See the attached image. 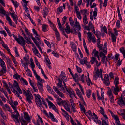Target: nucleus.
Returning <instances> with one entry per match:
<instances>
[{"label":"nucleus","instance_id":"obj_21","mask_svg":"<svg viewBox=\"0 0 125 125\" xmlns=\"http://www.w3.org/2000/svg\"><path fill=\"white\" fill-rule=\"evenodd\" d=\"M73 79L76 82H78L79 79V77L78 75L76 73H75L74 75H73L72 76Z\"/></svg>","mask_w":125,"mask_h":125},{"label":"nucleus","instance_id":"obj_4","mask_svg":"<svg viewBox=\"0 0 125 125\" xmlns=\"http://www.w3.org/2000/svg\"><path fill=\"white\" fill-rule=\"evenodd\" d=\"M14 112L16 113H17L16 115H15L14 114H12L13 113H14V112H11V117L15 119L16 121L18 122L19 120L18 119V116H20V115L19 113L17 110L16 109L14 110Z\"/></svg>","mask_w":125,"mask_h":125},{"label":"nucleus","instance_id":"obj_62","mask_svg":"<svg viewBox=\"0 0 125 125\" xmlns=\"http://www.w3.org/2000/svg\"><path fill=\"white\" fill-rule=\"evenodd\" d=\"M88 26L90 28L92 29L93 28H94V27L91 21H90L89 22Z\"/></svg>","mask_w":125,"mask_h":125},{"label":"nucleus","instance_id":"obj_33","mask_svg":"<svg viewBox=\"0 0 125 125\" xmlns=\"http://www.w3.org/2000/svg\"><path fill=\"white\" fill-rule=\"evenodd\" d=\"M79 105L81 109V110L85 114V115H87L85 113V108L83 105H82L81 104H79Z\"/></svg>","mask_w":125,"mask_h":125},{"label":"nucleus","instance_id":"obj_1","mask_svg":"<svg viewBox=\"0 0 125 125\" xmlns=\"http://www.w3.org/2000/svg\"><path fill=\"white\" fill-rule=\"evenodd\" d=\"M28 94L26 96V100L29 104H31L32 103L31 100L33 99V96L31 93H28Z\"/></svg>","mask_w":125,"mask_h":125},{"label":"nucleus","instance_id":"obj_32","mask_svg":"<svg viewBox=\"0 0 125 125\" xmlns=\"http://www.w3.org/2000/svg\"><path fill=\"white\" fill-rule=\"evenodd\" d=\"M39 35H38V37H35V38H34V39H35V42H36V43H39V44L40 43H41L40 42V38H39Z\"/></svg>","mask_w":125,"mask_h":125},{"label":"nucleus","instance_id":"obj_35","mask_svg":"<svg viewBox=\"0 0 125 125\" xmlns=\"http://www.w3.org/2000/svg\"><path fill=\"white\" fill-rule=\"evenodd\" d=\"M87 10L84 9L83 10H81L80 12L81 14L84 15L85 16L86 15V16L87 15Z\"/></svg>","mask_w":125,"mask_h":125},{"label":"nucleus","instance_id":"obj_8","mask_svg":"<svg viewBox=\"0 0 125 125\" xmlns=\"http://www.w3.org/2000/svg\"><path fill=\"white\" fill-rule=\"evenodd\" d=\"M66 91L67 92L70 94V97L73 98V96H75V94L73 89L71 88L66 89Z\"/></svg>","mask_w":125,"mask_h":125},{"label":"nucleus","instance_id":"obj_30","mask_svg":"<svg viewBox=\"0 0 125 125\" xmlns=\"http://www.w3.org/2000/svg\"><path fill=\"white\" fill-rule=\"evenodd\" d=\"M120 52L122 53L123 55V57L124 58H125V50L123 47H121L119 49Z\"/></svg>","mask_w":125,"mask_h":125},{"label":"nucleus","instance_id":"obj_14","mask_svg":"<svg viewBox=\"0 0 125 125\" xmlns=\"http://www.w3.org/2000/svg\"><path fill=\"white\" fill-rule=\"evenodd\" d=\"M66 27L65 29V31L67 34H69L70 33V30L71 29L70 26L68 25V23H66Z\"/></svg>","mask_w":125,"mask_h":125},{"label":"nucleus","instance_id":"obj_18","mask_svg":"<svg viewBox=\"0 0 125 125\" xmlns=\"http://www.w3.org/2000/svg\"><path fill=\"white\" fill-rule=\"evenodd\" d=\"M74 27L75 28H74V30L75 33L78 32L81 29V27L80 25H77V26H74L73 27L74 28Z\"/></svg>","mask_w":125,"mask_h":125},{"label":"nucleus","instance_id":"obj_54","mask_svg":"<svg viewBox=\"0 0 125 125\" xmlns=\"http://www.w3.org/2000/svg\"><path fill=\"white\" fill-rule=\"evenodd\" d=\"M23 94L25 96L28 94V93H31L30 91L29 90H28L27 92H26L25 90H24L23 89H22Z\"/></svg>","mask_w":125,"mask_h":125},{"label":"nucleus","instance_id":"obj_63","mask_svg":"<svg viewBox=\"0 0 125 125\" xmlns=\"http://www.w3.org/2000/svg\"><path fill=\"white\" fill-rule=\"evenodd\" d=\"M116 26L118 28H119L120 26V21L119 20H117L116 22Z\"/></svg>","mask_w":125,"mask_h":125},{"label":"nucleus","instance_id":"obj_6","mask_svg":"<svg viewBox=\"0 0 125 125\" xmlns=\"http://www.w3.org/2000/svg\"><path fill=\"white\" fill-rule=\"evenodd\" d=\"M98 77H101L102 80H103L102 72L101 69H100V71L98 69L95 72V77L97 78Z\"/></svg>","mask_w":125,"mask_h":125},{"label":"nucleus","instance_id":"obj_37","mask_svg":"<svg viewBox=\"0 0 125 125\" xmlns=\"http://www.w3.org/2000/svg\"><path fill=\"white\" fill-rule=\"evenodd\" d=\"M24 118L27 121H30L31 119L30 117L29 116L28 114L27 113L25 114Z\"/></svg>","mask_w":125,"mask_h":125},{"label":"nucleus","instance_id":"obj_53","mask_svg":"<svg viewBox=\"0 0 125 125\" xmlns=\"http://www.w3.org/2000/svg\"><path fill=\"white\" fill-rule=\"evenodd\" d=\"M123 113H122L121 114H119V115L122 116L123 117V118L124 120L125 119V110L124 109H123Z\"/></svg>","mask_w":125,"mask_h":125},{"label":"nucleus","instance_id":"obj_61","mask_svg":"<svg viewBox=\"0 0 125 125\" xmlns=\"http://www.w3.org/2000/svg\"><path fill=\"white\" fill-rule=\"evenodd\" d=\"M77 17L79 19L81 20L82 18L80 12L76 13Z\"/></svg>","mask_w":125,"mask_h":125},{"label":"nucleus","instance_id":"obj_2","mask_svg":"<svg viewBox=\"0 0 125 125\" xmlns=\"http://www.w3.org/2000/svg\"><path fill=\"white\" fill-rule=\"evenodd\" d=\"M118 104L121 106H123L125 105V98L122 97H120L119 99L117 102Z\"/></svg>","mask_w":125,"mask_h":125},{"label":"nucleus","instance_id":"obj_24","mask_svg":"<svg viewBox=\"0 0 125 125\" xmlns=\"http://www.w3.org/2000/svg\"><path fill=\"white\" fill-rule=\"evenodd\" d=\"M85 60H84V64H85L87 67L89 68L91 67L90 63V62H87V59L86 57H85Z\"/></svg>","mask_w":125,"mask_h":125},{"label":"nucleus","instance_id":"obj_45","mask_svg":"<svg viewBox=\"0 0 125 125\" xmlns=\"http://www.w3.org/2000/svg\"><path fill=\"white\" fill-rule=\"evenodd\" d=\"M87 34L88 35L89 39L90 40H92V38L93 37H92V33L90 32H88Z\"/></svg>","mask_w":125,"mask_h":125},{"label":"nucleus","instance_id":"obj_60","mask_svg":"<svg viewBox=\"0 0 125 125\" xmlns=\"http://www.w3.org/2000/svg\"><path fill=\"white\" fill-rule=\"evenodd\" d=\"M0 13H2L5 15L6 14V12L3 9L0 8Z\"/></svg>","mask_w":125,"mask_h":125},{"label":"nucleus","instance_id":"obj_17","mask_svg":"<svg viewBox=\"0 0 125 125\" xmlns=\"http://www.w3.org/2000/svg\"><path fill=\"white\" fill-rule=\"evenodd\" d=\"M76 90L77 94L80 98V99L83 100V97L82 96V93L80 90L77 88L76 89Z\"/></svg>","mask_w":125,"mask_h":125},{"label":"nucleus","instance_id":"obj_29","mask_svg":"<svg viewBox=\"0 0 125 125\" xmlns=\"http://www.w3.org/2000/svg\"><path fill=\"white\" fill-rule=\"evenodd\" d=\"M110 32L112 35L111 37L112 39V42H115L116 41V38L115 36L112 32Z\"/></svg>","mask_w":125,"mask_h":125},{"label":"nucleus","instance_id":"obj_15","mask_svg":"<svg viewBox=\"0 0 125 125\" xmlns=\"http://www.w3.org/2000/svg\"><path fill=\"white\" fill-rule=\"evenodd\" d=\"M21 45L23 46V48L24 49L25 51L26 52V53H27V52L26 49H25V40L23 37H21Z\"/></svg>","mask_w":125,"mask_h":125},{"label":"nucleus","instance_id":"obj_51","mask_svg":"<svg viewBox=\"0 0 125 125\" xmlns=\"http://www.w3.org/2000/svg\"><path fill=\"white\" fill-rule=\"evenodd\" d=\"M67 17L66 16H64L62 20V25L64 24L66 20Z\"/></svg>","mask_w":125,"mask_h":125},{"label":"nucleus","instance_id":"obj_11","mask_svg":"<svg viewBox=\"0 0 125 125\" xmlns=\"http://www.w3.org/2000/svg\"><path fill=\"white\" fill-rule=\"evenodd\" d=\"M58 83L57 84L58 86L59 87H61L62 86V83L63 80H62V78L61 77H58Z\"/></svg>","mask_w":125,"mask_h":125},{"label":"nucleus","instance_id":"obj_28","mask_svg":"<svg viewBox=\"0 0 125 125\" xmlns=\"http://www.w3.org/2000/svg\"><path fill=\"white\" fill-rule=\"evenodd\" d=\"M62 10H63L62 6H60L57 9V13L58 14H59L60 13L62 12Z\"/></svg>","mask_w":125,"mask_h":125},{"label":"nucleus","instance_id":"obj_59","mask_svg":"<svg viewBox=\"0 0 125 125\" xmlns=\"http://www.w3.org/2000/svg\"><path fill=\"white\" fill-rule=\"evenodd\" d=\"M109 97L110 98V100L111 102L112 103H114V101L113 96L112 95Z\"/></svg>","mask_w":125,"mask_h":125},{"label":"nucleus","instance_id":"obj_16","mask_svg":"<svg viewBox=\"0 0 125 125\" xmlns=\"http://www.w3.org/2000/svg\"><path fill=\"white\" fill-rule=\"evenodd\" d=\"M32 39L34 43L36 44V46L38 47V48L39 49L40 51H41V53L42 52V50L41 47L39 45V43H36L35 42V39H34V38L33 37H32Z\"/></svg>","mask_w":125,"mask_h":125},{"label":"nucleus","instance_id":"obj_38","mask_svg":"<svg viewBox=\"0 0 125 125\" xmlns=\"http://www.w3.org/2000/svg\"><path fill=\"white\" fill-rule=\"evenodd\" d=\"M20 81L21 83H24L26 85H28V83L27 81L23 78L21 77L20 79Z\"/></svg>","mask_w":125,"mask_h":125},{"label":"nucleus","instance_id":"obj_7","mask_svg":"<svg viewBox=\"0 0 125 125\" xmlns=\"http://www.w3.org/2000/svg\"><path fill=\"white\" fill-rule=\"evenodd\" d=\"M13 88L14 87H15L17 89L19 93L20 94H22V91L20 88L19 86L18 85V83L17 82V81L14 80V83L13 84Z\"/></svg>","mask_w":125,"mask_h":125},{"label":"nucleus","instance_id":"obj_52","mask_svg":"<svg viewBox=\"0 0 125 125\" xmlns=\"http://www.w3.org/2000/svg\"><path fill=\"white\" fill-rule=\"evenodd\" d=\"M47 26L45 24H43L42 26V30L45 32L47 28Z\"/></svg>","mask_w":125,"mask_h":125},{"label":"nucleus","instance_id":"obj_57","mask_svg":"<svg viewBox=\"0 0 125 125\" xmlns=\"http://www.w3.org/2000/svg\"><path fill=\"white\" fill-rule=\"evenodd\" d=\"M44 41L45 42L47 45L48 47L51 48V46L50 42L48 41L45 40H44Z\"/></svg>","mask_w":125,"mask_h":125},{"label":"nucleus","instance_id":"obj_31","mask_svg":"<svg viewBox=\"0 0 125 125\" xmlns=\"http://www.w3.org/2000/svg\"><path fill=\"white\" fill-rule=\"evenodd\" d=\"M83 22L84 25H86L88 23V21L87 19L86 16V15L83 17Z\"/></svg>","mask_w":125,"mask_h":125},{"label":"nucleus","instance_id":"obj_46","mask_svg":"<svg viewBox=\"0 0 125 125\" xmlns=\"http://www.w3.org/2000/svg\"><path fill=\"white\" fill-rule=\"evenodd\" d=\"M91 91L89 89L86 91V94L88 98L90 97L91 95Z\"/></svg>","mask_w":125,"mask_h":125},{"label":"nucleus","instance_id":"obj_42","mask_svg":"<svg viewBox=\"0 0 125 125\" xmlns=\"http://www.w3.org/2000/svg\"><path fill=\"white\" fill-rule=\"evenodd\" d=\"M58 95L61 97L62 98H64L65 97L64 96V94L62 92H60V91H58V93H57Z\"/></svg>","mask_w":125,"mask_h":125},{"label":"nucleus","instance_id":"obj_44","mask_svg":"<svg viewBox=\"0 0 125 125\" xmlns=\"http://www.w3.org/2000/svg\"><path fill=\"white\" fill-rule=\"evenodd\" d=\"M94 34L97 37H100V32L98 30H96Z\"/></svg>","mask_w":125,"mask_h":125},{"label":"nucleus","instance_id":"obj_64","mask_svg":"<svg viewBox=\"0 0 125 125\" xmlns=\"http://www.w3.org/2000/svg\"><path fill=\"white\" fill-rule=\"evenodd\" d=\"M102 125H108L106 121L104 119L102 120Z\"/></svg>","mask_w":125,"mask_h":125},{"label":"nucleus","instance_id":"obj_12","mask_svg":"<svg viewBox=\"0 0 125 125\" xmlns=\"http://www.w3.org/2000/svg\"><path fill=\"white\" fill-rule=\"evenodd\" d=\"M49 117L51 119L52 121L55 122H57V120L54 117L53 115L52 114L49 112Z\"/></svg>","mask_w":125,"mask_h":125},{"label":"nucleus","instance_id":"obj_3","mask_svg":"<svg viewBox=\"0 0 125 125\" xmlns=\"http://www.w3.org/2000/svg\"><path fill=\"white\" fill-rule=\"evenodd\" d=\"M112 90L115 95H117L119 91V89L118 85H116L115 87L112 86Z\"/></svg>","mask_w":125,"mask_h":125},{"label":"nucleus","instance_id":"obj_34","mask_svg":"<svg viewBox=\"0 0 125 125\" xmlns=\"http://www.w3.org/2000/svg\"><path fill=\"white\" fill-rule=\"evenodd\" d=\"M24 38L25 39L27 40V41L26 42L28 44H30L31 43V40L29 38L28 39V37L26 36H24Z\"/></svg>","mask_w":125,"mask_h":125},{"label":"nucleus","instance_id":"obj_26","mask_svg":"<svg viewBox=\"0 0 125 125\" xmlns=\"http://www.w3.org/2000/svg\"><path fill=\"white\" fill-rule=\"evenodd\" d=\"M12 91L17 96H18L19 98L20 99H22L21 97L19 95V93L16 90H15V89H13V90L11 89Z\"/></svg>","mask_w":125,"mask_h":125},{"label":"nucleus","instance_id":"obj_22","mask_svg":"<svg viewBox=\"0 0 125 125\" xmlns=\"http://www.w3.org/2000/svg\"><path fill=\"white\" fill-rule=\"evenodd\" d=\"M36 102L37 104L39 105L40 107L41 108L42 106V101L40 98L39 99H37V100L36 101Z\"/></svg>","mask_w":125,"mask_h":125},{"label":"nucleus","instance_id":"obj_36","mask_svg":"<svg viewBox=\"0 0 125 125\" xmlns=\"http://www.w3.org/2000/svg\"><path fill=\"white\" fill-rule=\"evenodd\" d=\"M32 50L33 53L35 55H36L37 54H39V53L38 50L36 49V47L33 48Z\"/></svg>","mask_w":125,"mask_h":125},{"label":"nucleus","instance_id":"obj_58","mask_svg":"<svg viewBox=\"0 0 125 125\" xmlns=\"http://www.w3.org/2000/svg\"><path fill=\"white\" fill-rule=\"evenodd\" d=\"M107 94L109 96H110L113 95L112 94V91L111 90H109L107 91Z\"/></svg>","mask_w":125,"mask_h":125},{"label":"nucleus","instance_id":"obj_47","mask_svg":"<svg viewBox=\"0 0 125 125\" xmlns=\"http://www.w3.org/2000/svg\"><path fill=\"white\" fill-rule=\"evenodd\" d=\"M118 80L119 79L117 77L115 78L114 83L115 85H118L119 83Z\"/></svg>","mask_w":125,"mask_h":125},{"label":"nucleus","instance_id":"obj_23","mask_svg":"<svg viewBox=\"0 0 125 125\" xmlns=\"http://www.w3.org/2000/svg\"><path fill=\"white\" fill-rule=\"evenodd\" d=\"M0 65L1 66L2 68H3L4 69V68H6L5 63L4 61L1 59H0Z\"/></svg>","mask_w":125,"mask_h":125},{"label":"nucleus","instance_id":"obj_20","mask_svg":"<svg viewBox=\"0 0 125 125\" xmlns=\"http://www.w3.org/2000/svg\"><path fill=\"white\" fill-rule=\"evenodd\" d=\"M47 89L48 92L50 93L53 95L55 93L52 90V89L51 88L50 86L48 85H47Z\"/></svg>","mask_w":125,"mask_h":125},{"label":"nucleus","instance_id":"obj_55","mask_svg":"<svg viewBox=\"0 0 125 125\" xmlns=\"http://www.w3.org/2000/svg\"><path fill=\"white\" fill-rule=\"evenodd\" d=\"M34 95L35 96V99L36 101L37 100V99H39L41 98L40 96L38 94H34Z\"/></svg>","mask_w":125,"mask_h":125},{"label":"nucleus","instance_id":"obj_9","mask_svg":"<svg viewBox=\"0 0 125 125\" xmlns=\"http://www.w3.org/2000/svg\"><path fill=\"white\" fill-rule=\"evenodd\" d=\"M48 105L49 106L50 108H52V109L54 110L56 112L58 113V110L56 109L55 106L52 103L51 101H49Z\"/></svg>","mask_w":125,"mask_h":125},{"label":"nucleus","instance_id":"obj_49","mask_svg":"<svg viewBox=\"0 0 125 125\" xmlns=\"http://www.w3.org/2000/svg\"><path fill=\"white\" fill-rule=\"evenodd\" d=\"M6 18L7 20L9 21L10 25L11 26H12V21L10 18L8 16H6Z\"/></svg>","mask_w":125,"mask_h":125},{"label":"nucleus","instance_id":"obj_50","mask_svg":"<svg viewBox=\"0 0 125 125\" xmlns=\"http://www.w3.org/2000/svg\"><path fill=\"white\" fill-rule=\"evenodd\" d=\"M26 72L28 74V75L29 76L31 77H32V76L31 73V72L30 69H27L26 70Z\"/></svg>","mask_w":125,"mask_h":125},{"label":"nucleus","instance_id":"obj_10","mask_svg":"<svg viewBox=\"0 0 125 125\" xmlns=\"http://www.w3.org/2000/svg\"><path fill=\"white\" fill-rule=\"evenodd\" d=\"M52 29H53L54 31L55 32V34L57 40L58 41L60 40V39L59 33L57 29L55 27H54L53 28H52Z\"/></svg>","mask_w":125,"mask_h":125},{"label":"nucleus","instance_id":"obj_13","mask_svg":"<svg viewBox=\"0 0 125 125\" xmlns=\"http://www.w3.org/2000/svg\"><path fill=\"white\" fill-rule=\"evenodd\" d=\"M48 12V10L47 8L46 7H45L43 12V15L44 18H45L46 16H47Z\"/></svg>","mask_w":125,"mask_h":125},{"label":"nucleus","instance_id":"obj_48","mask_svg":"<svg viewBox=\"0 0 125 125\" xmlns=\"http://www.w3.org/2000/svg\"><path fill=\"white\" fill-rule=\"evenodd\" d=\"M97 8H94V10L93 12V15L94 17H95L97 14Z\"/></svg>","mask_w":125,"mask_h":125},{"label":"nucleus","instance_id":"obj_56","mask_svg":"<svg viewBox=\"0 0 125 125\" xmlns=\"http://www.w3.org/2000/svg\"><path fill=\"white\" fill-rule=\"evenodd\" d=\"M13 77L15 79H17L18 78H20V76L18 75V73H16L13 75Z\"/></svg>","mask_w":125,"mask_h":125},{"label":"nucleus","instance_id":"obj_40","mask_svg":"<svg viewBox=\"0 0 125 125\" xmlns=\"http://www.w3.org/2000/svg\"><path fill=\"white\" fill-rule=\"evenodd\" d=\"M87 76L88 77V79L86 80V82L87 85H90V83H91L92 84V83L91 82L90 79L89 78V74L88 73Z\"/></svg>","mask_w":125,"mask_h":125},{"label":"nucleus","instance_id":"obj_5","mask_svg":"<svg viewBox=\"0 0 125 125\" xmlns=\"http://www.w3.org/2000/svg\"><path fill=\"white\" fill-rule=\"evenodd\" d=\"M108 77L109 76L108 75H105L104 76V79L103 81V82L104 83L106 86H109L110 84Z\"/></svg>","mask_w":125,"mask_h":125},{"label":"nucleus","instance_id":"obj_25","mask_svg":"<svg viewBox=\"0 0 125 125\" xmlns=\"http://www.w3.org/2000/svg\"><path fill=\"white\" fill-rule=\"evenodd\" d=\"M3 68H2V70H1L0 71V75H2L5 73L6 72V68H4V69Z\"/></svg>","mask_w":125,"mask_h":125},{"label":"nucleus","instance_id":"obj_43","mask_svg":"<svg viewBox=\"0 0 125 125\" xmlns=\"http://www.w3.org/2000/svg\"><path fill=\"white\" fill-rule=\"evenodd\" d=\"M92 53L94 54V56L95 57L98 55V54L99 52L98 51H96V50L95 49H94L93 50Z\"/></svg>","mask_w":125,"mask_h":125},{"label":"nucleus","instance_id":"obj_19","mask_svg":"<svg viewBox=\"0 0 125 125\" xmlns=\"http://www.w3.org/2000/svg\"><path fill=\"white\" fill-rule=\"evenodd\" d=\"M10 15L12 17L14 21L15 22V23L17 24V22L16 19V17H17V16L16 15H15L14 13H10Z\"/></svg>","mask_w":125,"mask_h":125},{"label":"nucleus","instance_id":"obj_27","mask_svg":"<svg viewBox=\"0 0 125 125\" xmlns=\"http://www.w3.org/2000/svg\"><path fill=\"white\" fill-rule=\"evenodd\" d=\"M90 62L91 64H93L94 62H97L96 58L94 57H92L91 59Z\"/></svg>","mask_w":125,"mask_h":125},{"label":"nucleus","instance_id":"obj_39","mask_svg":"<svg viewBox=\"0 0 125 125\" xmlns=\"http://www.w3.org/2000/svg\"><path fill=\"white\" fill-rule=\"evenodd\" d=\"M0 114L4 119H6V116L5 115L4 113L2 110L0 111Z\"/></svg>","mask_w":125,"mask_h":125},{"label":"nucleus","instance_id":"obj_41","mask_svg":"<svg viewBox=\"0 0 125 125\" xmlns=\"http://www.w3.org/2000/svg\"><path fill=\"white\" fill-rule=\"evenodd\" d=\"M13 36V37L14 38V39H15V40L17 41L18 43L20 44H21V42L20 41V39L19 38H18L17 37L15 36V35H14L13 34H12Z\"/></svg>","mask_w":125,"mask_h":125}]
</instances>
